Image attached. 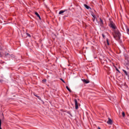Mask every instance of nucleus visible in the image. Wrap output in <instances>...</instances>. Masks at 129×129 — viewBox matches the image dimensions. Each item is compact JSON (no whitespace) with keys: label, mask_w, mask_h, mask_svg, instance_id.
Segmentation results:
<instances>
[{"label":"nucleus","mask_w":129,"mask_h":129,"mask_svg":"<svg viewBox=\"0 0 129 129\" xmlns=\"http://www.w3.org/2000/svg\"><path fill=\"white\" fill-rule=\"evenodd\" d=\"M106 42L108 46H109V41H108V38L106 39Z\"/></svg>","instance_id":"16"},{"label":"nucleus","mask_w":129,"mask_h":129,"mask_svg":"<svg viewBox=\"0 0 129 129\" xmlns=\"http://www.w3.org/2000/svg\"><path fill=\"white\" fill-rule=\"evenodd\" d=\"M112 120H111L110 118H108V120L107 121V123H108V124H112Z\"/></svg>","instance_id":"8"},{"label":"nucleus","mask_w":129,"mask_h":129,"mask_svg":"<svg viewBox=\"0 0 129 129\" xmlns=\"http://www.w3.org/2000/svg\"><path fill=\"white\" fill-rule=\"evenodd\" d=\"M0 129H3L2 128V119H0Z\"/></svg>","instance_id":"20"},{"label":"nucleus","mask_w":129,"mask_h":129,"mask_svg":"<svg viewBox=\"0 0 129 129\" xmlns=\"http://www.w3.org/2000/svg\"><path fill=\"white\" fill-rule=\"evenodd\" d=\"M113 38H114V39H116V35H114V36H113Z\"/></svg>","instance_id":"31"},{"label":"nucleus","mask_w":129,"mask_h":129,"mask_svg":"<svg viewBox=\"0 0 129 129\" xmlns=\"http://www.w3.org/2000/svg\"><path fill=\"white\" fill-rule=\"evenodd\" d=\"M42 82H47V80L46 79H43V80H42Z\"/></svg>","instance_id":"23"},{"label":"nucleus","mask_w":129,"mask_h":129,"mask_svg":"<svg viewBox=\"0 0 129 129\" xmlns=\"http://www.w3.org/2000/svg\"><path fill=\"white\" fill-rule=\"evenodd\" d=\"M59 79L61 80V81H62V82H63V83H66L65 81H64V80H63L62 78H60Z\"/></svg>","instance_id":"17"},{"label":"nucleus","mask_w":129,"mask_h":129,"mask_svg":"<svg viewBox=\"0 0 129 129\" xmlns=\"http://www.w3.org/2000/svg\"><path fill=\"white\" fill-rule=\"evenodd\" d=\"M124 86L126 88H127V86L125 84H124Z\"/></svg>","instance_id":"29"},{"label":"nucleus","mask_w":129,"mask_h":129,"mask_svg":"<svg viewBox=\"0 0 129 129\" xmlns=\"http://www.w3.org/2000/svg\"><path fill=\"white\" fill-rule=\"evenodd\" d=\"M122 115L123 116V117H124V116H125V113H124V112H122Z\"/></svg>","instance_id":"19"},{"label":"nucleus","mask_w":129,"mask_h":129,"mask_svg":"<svg viewBox=\"0 0 129 129\" xmlns=\"http://www.w3.org/2000/svg\"><path fill=\"white\" fill-rule=\"evenodd\" d=\"M123 72H124V74L127 76V78H129V72H126V71L124 70H122Z\"/></svg>","instance_id":"6"},{"label":"nucleus","mask_w":129,"mask_h":129,"mask_svg":"<svg viewBox=\"0 0 129 129\" xmlns=\"http://www.w3.org/2000/svg\"><path fill=\"white\" fill-rule=\"evenodd\" d=\"M116 38H118V40H120V36H121V34L118 30H116L114 32Z\"/></svg>","instance_id":"2"},{"label":"nucleus","mask_w":129,"mask_h":129,"mask_svg":"<svg viewBox=\"0 0 129 129\" xmlns=\"http://www.w3.org/2000/svg\"><path fill=\"white\" fill-rule=\"evenodd\" d=\"M67 17H68V16H64L63 17L64 20H65V19H66V18H67Z\"/></svg>","instance_id":"30"},{"label":"nucleus","mask_w":129,"mask_h":129,"mask_svg":"<svg viewBox=\"0 0 129 129\" xmlns=\"http://www.w3.org/2000/svg\"><path fill=\"white\" fill-rule=\"evenodd\" d=\"M127 69H128V68H127Z\"/></svg>","instance_id":"35"},{"label":"nucleus","mask_w":129,"mask_h":129,"mask_svg":"<svg viewBox=\"0 0 129 129\" xmlns=\"http://www.w3.org/2000/svg\"><path fill=\"white\" fill-rule=\"evenodd\" d=\"M14 76H15V74H12L10 75V78H11V79H13Z\"/></svg>","instance_id":"11"},{"label":"nucleus","mask_w":129,"mask_h":129,"mask_svg":"<svg viewBox=\"0 0 129 129\" xmlns=\"http://www.w3.org/2000/svg\"><path fill=\"white\" fill-rule=\"evenodd\" d=\"M127 65H128V66H129V62H127Z\"/></svg>","instance_id":"34"},{"label":"nucleus","mask_w":129,"mask_h":129,"mask_svg":"<svg viewBox=\"0 0 129 129\" xmlns=\"http://www.w3.org/2000/svg\"><path fill=\"white\" fill-rule=\"evenodd\" d=\"M63 11V13H65V12H67V11H68V10L67 9H64L63 10H62Z\"/></svg>","instance_id":"26"},{"label":"nucleus","mask_w":129,"mask_h":129,"mask_svg":"<svg viewBox=\"0 0 129 129\" xmlns=\"http://www.w3.org/2000/svg\"><path fill=\"white\" fill-rule=\"evenodd\" d=\"M0 57L3 58V55H2V52L0 51Z\"/></svg>","instance_id":"28"},{"label":"nucleus","mask_w":129,"mask_h":129,"mask_svg":"<svg viewBox=\"0 0 129 129\" xmlns=\"http://www.w3.org/2000/svg\"><path fill=\"white\" fill-rule=\"evenodd\" d=\"M26 35L28 36V37H29V38H31V34H30L27 33H26Z\"/></svg>","instance_id":"21"},{"label":"nucleus","mask_w":129,"mask_h":129,"mask_svg":"<svg viewBox=\"0 0 129 129\" xmlns=\"http://www.w3.org/2000/svg\"><path fill=\"white\" fill-rule=\"evenodd\" d=\"M68 114H69L72 117L73 116L72 114H71L70 112H68Z\"/></svg>","instance_id":"22"},{"label":"nucleus","mask_w":129,"mask_h":129,"mask_svg":"<svg viewBox=\"0 0 129 129\" xmlns=\"http://www.w3.org/2000/svg\"><path fill=\"white\" fill-rule=\"evenodd\" d=\"M109 27L110 28H111V29H113V30H115L116 29V26H115V25L114 23H113V22H111L109 24Z\"/></svg>","instance_id":"3"},{"label":"nucleus","mask_w":129,"mask_h":129,"mask_svg":"<svg viewBox=\"0 0 129 129\" xmlns=\"http://www.w3.org/2000/svg\"><path fill=\"white\" fill-rule=\"evenodd\" d=\"M102 36L103 38H105V35H104V34H102Z\"/></svg>","instance_id":"27"},{"label":"nucleus","mask_w":129,"mask_h":129,"mask_svg":"<svg viewBox=\"0 0 129 129\" xmlns=\"http://www.w3.org/2000/svg\"><path fill=\"white\" fill-rule=\"evenodd\" d=\"M38 18H39V20H41V16H38Z\"/></svg>","instance_id":"32"},{"label":"nucleus","mask_w":129,"mask_h":129,"mask_svg":"<svg viewBox=\"0 0 129 129\" xmlns=\"http://www.w3.org/2000/svg\"><path fill=\"white\" fill-rule=\"evenodd\" d=\"M75 109H78L79 107H78V101H77V99H75Z\"/></svg>","instance_id":"5"},{"label":"nucleus","mask_w":129,"mask_h":129,"mask_svg":"<svg viewBox=\"0 0 129 129\" xmlns=\"http://www.w3.org/2000/svg\"><path fill=\"white\" fill-rule=\"evenodd\" d=\"M35 15H36V16H37V18L39 17L40 14H39V13H38V12H35Z\"/></svg>","instance_id":"15"},{"label":"nucleus","mask_w":129,"mask_h":129,"mask_svg":"<svg viewBox=\"0 0 129 129\" xmlns=\"http://www.w3.org/2000/svg\"><path fill=\"white\" fill-rule=\"evenodd\" d=\"M100 21L101 22L100 26H102V25H103V20H102V19H101V18H100Z\"/></svg>","instance_id":"14"},{"label":"nucleus","mask_w":129,"mask_h":129,"mask_svg":"<svg viewBox=\"0 0 129 129\" xmlns=\"http://www.w3.org/2000/svg\"><path fill=\"white\" fill-rule=\"evenodd\" d=\"M81 81L83 82H84V83H85L86 84H88V83H89V80H86V79H81Z\"/></svg>","instance_id":"7"},{"label":"nucleus","mask_w":129,"mask_h":129,"mask_svg":"<svg viewBox=\"0 0 129 129\" xmlns=\"http://www.w3.org/2000/svg\"><path fill=\"white\" fill-rule=\"evenodd\" d=\"M93 22H94V21H95V19L93 18Z\"/></svg>","instance_id":"33"},{"label":"nucleus","mask_w":129,"mask_h":129,"mask_svg":"<svg viewBox=\"0 0 129 129\" xmlns=\"http://www.w3.org/2000/svg\"><path fill=\"white\" fill-rule=\"evenodd\" d=\"M59 15H62V14H64V11L63 10L59 11L58 13Z\"/></svg>","instance_id":"12"},{"label":"nucleus","mask_w":129,"mask_h":129,"mask_svg":"<svg viewBox=\"0 0 129 129\" xmlns=\"http://www.w3.org/2000/svg\"><path fill=\"white\" fill-rule=\"evenodd\" d=\"M4 80H2V79L1 80L0 79V83H3V82H4Z\"/></svg>","instance_id":"25"},{"label":"nucleus","mask_w":129,"mask_h":129,"mask_svg":"<svg viewBox=\"0 0 129 129\" xmlns=\"http://www.w3.org/2000/svg\"><path fill=\"white\" fill-rule=\"evenodd\" d=\"M15 55H14V54H10V53H6V54L4 56V59L5 60H6V61H8V60H9V59H15Z\"/></svg>","instance_id":"1"},{"label":"nucleus","mask_w":129,"mask_h":129,"mask_svg":"<svg viewBox=\"0 0 129 129\" xmlns=\"http://www.w3.org/2000/svg\"><path fill=\"white\" fill-rule=\"evenodd\" d=\"M33 95H34V96H35L36 97H37V98L39 100H41V101L42 102L43 104H44L45 103V102H44V101H43V100H42V99H41V97L39 96H38L37 94H36V93H33Z\"/></svg>","instance_id":"4"},{"label":"nucleus","mask_w":129,"mask_h":129,"mask_svg":"<svg viewBox=\"0 0 129 129\" xmlns=\"http://www.w3.org/2000/svg\"><path fill=\"white\" fill-rule=\"evenodd\" d=\"M66 88L67 89V90L69 91V92H72V91L71 90V89H70V88H69V87H68V86H66Z\"/></svg>","instance_id":"10"},{"label":"nucleus","mask_w":129,"mask_h":129,"mask_svg":"<svg viewBox=\"0 0 129 129\" xmlns=\"http://www.w3.org/2000/svg\"><path fill=\"white\" fill-rule=\"evenodd\" d=\"M126 33H127V35H129V28H126Z\"/></svg>","instance_id":"18"},{"label":"nucleus","mask_w":129,"mask_h":129,"mask_svg":"<svg viewBox=\"0 0 129 129\" xmlns=\"http://www.w3.org/2000/svg\"><path fill=\"white\" fill-rule=\"evenodd\" d=\"M84 6L85 8H86L87 9V10H89V9L90 10H91V8H90V6H89L86 4H84Z\"/></svg>","instance_id":"9"},{"label":"nucleus","mask_w":129,"mask_h":129,"mask_svg":"<svg viewBox=\"0 0 129 129\" xmlns=\"http://www.w3.org/2000/svg\"><path fill=\"white\" fill-rule=\"evenodd\" d=\"M92 17H93V19H96V20L97 21V18H96V16H95L94 14H92Z\"/></svg>","instance_id":"13"},{"label":"nucleus","mask_w":129,"mask_h":129,"mask_svg":"<svg viewBox=\"0 0 129 129\" xmlns=\"http://www.w3.org/2000/svg\"><path fill=\"white\" fill-rule=\"evenodd\" d=\"M116 70L117 71V72H118V73H120V71H119L118 69L116 68Z\"/></svg>","instance_id":"24"}]
</instances>
